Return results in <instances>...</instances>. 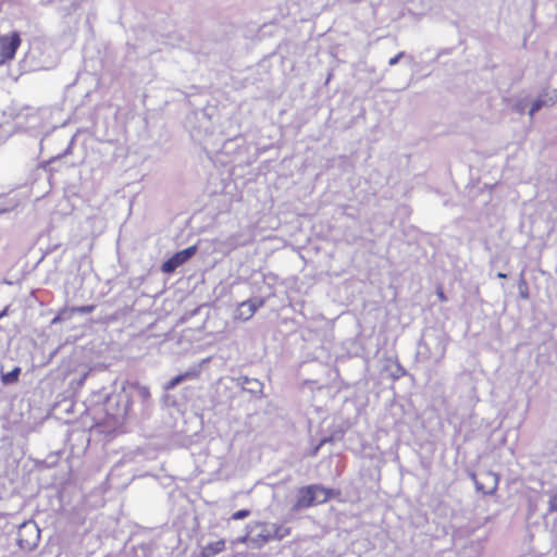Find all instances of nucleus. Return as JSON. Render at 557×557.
<instances>
[{"mask_svg":"<svg viewBox=\"0 0 557 557\" xmlns=\"http://www.w3.org/2000/svg\"><path fill=\"white\" fill-rule=\"evenodd\" d=\"M239 543H246L247 542V536H242L237 540Z\"/></svg>","mask_w":557,"mask_h":557,"instance_id":"f3484780","label":"nucleus"},{"mask_svg":"<svg viewBox=\"0 0 557 557\" xmlns=\"http://www.w3.org/2000/svg\"><path fill=\"white\" fill-rule=\"evenodd\" d=\"M339 495V490L327 488L321 484L306 485L297 490V497L295 504L293 505V510L298 511L317 505L325 504L331 498L338 497Z\"/></svg>","mask_w":557,"mask_h":557,"instance_id":"f257e3e1","label":"nucleus"},{"mask_svg":"<svg viewBox=\"0 0 557 557\" xmlns=\"http://www.w3.org/2000/svg\"><path fill=\"white\" fill-rule=\"evenodd\" d=\"M95 309H96L95 305H86V306H79V307L72 308V312L86 314V313H91Z\"/></svg>","mask_w":557,"mask_h":557,"instance_id":"9b49d317","label":"nucleus"},{"mask_svg":"<svg viewBox=\"0 0 557 557\" xmlns=\"http://www.w3.org/2000/svg\"><path fill=\"white\" fill-rule=\"evenodd\" d=\"M20 373H21V368H18V367H15L10 372L2 373L1 374L2 383H4V384L16 383L18 381Z\"/></svg>","mask_w":557,"mask_h":557,"instance_id":"1a4fd4ad","label":"nucleus"},{"mask_svg":"<svg viewBox=\"0 0 557 557\" xmlns=\"http://www.w3.org/2000/svg\"><path fill=\"white\" fill-rule=\"evenodd\" d=\"M197 252V246H190L186 249L177 251L170 259L164 261L161 265V270L163 273L170 274L173 273L178 267L188 261L191 257H194Z\"/></svg>","mask_w":557,"mask_h":557,"instance_id":"7ed1b4c3","label":"nucleus"},{"mask_svg":"<svg viewBox=\"0 0 557 557\" xmlns=\"http://www.w3.org/2000/svg\"><path fill=\"white\" fill-rule=\"evenodd\" d=\"M225 550V540H219L207 544L198 555V557H214Z\"/></svg>","mask_w":557,"mask_h":557,"instance_id":"0eeeda50","label":"nucleus"},{"mask_svg":"<svg viewBox=\"0 0 557 557\" xmlns=\"http://www.w3.org/2000/svg\"><path fill=\"white\" fill-rule=\"evenodd\" d=\"M289 532H290L289 528H286L284 525H276L274 528L273 534L268 533L267 535H262V541L263 542H268L271 539H278V540H281V539L287 536L289 534Z\"/></svg>","mask_w":557,"mask_h":557,"instance_id":"6e6552de","label":"nucleus"},{"mask_svg":"<svg viewBox=\"0 0 557 557\" xmlns=\"http://www.w3.org/2000/svg\"><path fill=\"white\" fill-rule=\"evenodd\" d=\"M404 55H405V52L400 51V52H399V53H397L395 57H393V58H391V59L388 60V64H389L391 66L396 65V64L399 62V60H400Z\"/></svg>","mask_w":557,"mask_h":557,"instance_id":"dca6fc26","label":"nucleus"},{"mask_svg":"<svg viewBox=\"0 0 557 557\" xmlns=\"http://www.w3.org/2000/svg\"><path fill=\"white\" fill-rule=\"evenodd\" d=\"M498 277H500V278H505V277H506V274H504V273H498Z\"/></svg>","mask_w":557,"mask_h":557,"instance_id":"6ab92c4d","label":"nucleus"},{"mask_svg":"<svg viewBox=\"0 0 557 557\" xmlns=\"http://www.w3.org/2000/svg\"><path fill=\"white\" fill-rule=\"evenodd\" d=\"M250 516L249 509H240L232 513V520H242Z\"/></svg>","mask_w":557,"mask_h":557,"instance_id":"ddd939ff","label":"nucleus"},{"mask_svg":"<svg viewBox=\"0 0 557 557\" xmlns=\"http://www.w3.org/2000/svg\"><path fill=\"white\" fill-rule=\"evenodd\" d=\"M519 292H520L521 298H523V299L529 298V288H528V284L524 280H522L519 284Z\"/></svg>","mask_w":557,"mask_h":557,"instance_id":"4468645a","label":"nucleus"},{"mask_svg":"<svg viewBox=\"0 0 557 557\" xmlns=\"http://www.w3.org/2000/svg\"><path fill=\"white\" fill-rule=\"evenodd\" d=\"M436 295H437L438 300H440L441 302H445V301H447V297H446V295H445V293H444V289H443V286H442V285H438V286L436 287Z\"/></svg>","mask_w":557,"mask_h":557,"instance_id":"2eb2a0df","label":"nucleus"},{"mask_svg":"<svg viewBox=\"0 0 557 557\" xmlns=\"http://www.w3.org/2000/svg\"><path fill=\"white\" fill-rule=\"evenodd\" d=\"M201 373V366H195L186 370L185 372H182L174 377H172L170 381H168L164 384V391L169 392L174 389L178 384H181L184 381H191V380H198L200 377Z\"/></svg>","mask_w":557,"mask_h":557,"instance_id":"39448f33","label":"nucleus"},{"mask_svg":"<svg viewBox=\"0 0 557 557\" xmlns=\"http://www.w3.org/2000/svg\"><path fill=\"white\" fill-rule=\"evenodd\" d=\"M7 311H8V308H4L1 312H0V319L3 318L5 314H7Z\"/></svg>","mask_w":557,"mask_h":557,"instance_id":"a211bd4d","label":"nucleus"},{"mask_svg":"<svg viewBox=\"0 0 557 557\" xmlns=\"http://www.w3.org/2000/svg\"><path fill=\"white\" fill-rule=\"evenodd\" d=\"M545 104H546V102L544 100H542L541 98L533 101V103L530 108V112H529L530 116L532 117L534 115V113L537 112L539 110H541Z\"/></svg>","mask_w":557,"mask_h":557,"instance_id":"f8f14e48","label":"nucleus"},{"mask_svg":"<svg viewBox=\"0 0 557 557\" xmlns=\"http://www.w3.org/2000/svg\"><path fill=\"white\" fill-rule=\"evenodd\" d=\"M480 478L488 481L490 484L487 486H485L484 483L479 478L473 475V481H474V484H475V487L478 491H481L485 495H490V494H493L496 492V490L498 487L497 474H495L492 471H484V472L480 473Z\"/></svg>","mask_w":557,"mask_h":557,"instance_id":"423d86ee","label":"nucleus"},{"mask_svg":"<svg viewBox=\"0 0 557 557\" xmlns=\"http://www.w3.org/2000/svg\"><path fill=\"white\" fill-rule=\"evenodd\" d=\"M132 387L136 391L138 397L143 401H148L151 397V393L148 386L141 385L139 383H133Z\"/></svg>","mask_w":557,"mask_h":557,"instance_id":"9d476101","label":"nucleus"},{"mask_svg":"<svg viewBox=\"0 0 557 557\" xmlns=\"http://www.w3.org/2000/svg\"><path fill=\"white\" fill-rule=\"evenodd\" d=\"M263 305H264L263 299H258V300L248 299V300L242 301L238 305L237 310L235 312V319L240 320V321H248L255 315L257 310L260 307H262Z\"/></svg>","mask_w":557,"mask_h":557,"instance_id":"20e7f679","label":"nucleus"},{"mask_svg":"<svg viewBox=\"0 0 557 557\" xmlns=\"http://www.w3.org/2000/svg\"><path fill=\"white\" fill-rule=\"evenodd\" d=\"M21 42L22 40L17 32L0 36V65L14 59Z\"/></svg>","mask_w":557,"mask_h":557,"instance_id":"f03ea898","label":"nucleus"}]
</instances>
